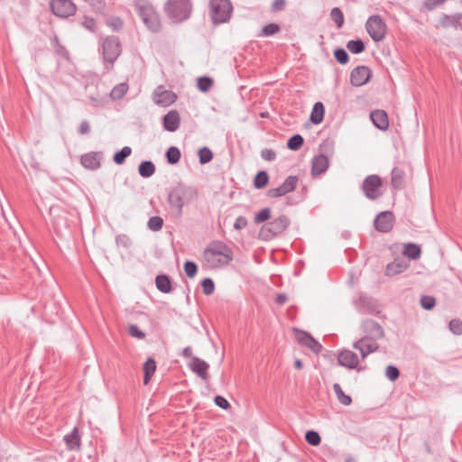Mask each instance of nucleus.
<instances>
[{
    "label": "nucleus",
    "mask_w": 462,
    "mask_h": 462,
    "mask_svg": "<svg viewBox=\"0 0 462 462\" xmlns=\"http://www.w3.org/2000/svg\"><path fill=\"white\" fill-rule=\"evenodd\" d=\"M328 158L324 154L317 155L312 160V173L319 175L324 173L328 167Z\"/></svg>",
    "instance_id": "412c9836"
},
{
    "label": "nucleus",
    "mask_w": 462,
    "mask_h": 462,
    "mask_svg": "<svg viewBox=\"0 0 462 462\" xmlns=\"http://www.w3.org/2000/svg\"><path fill=\"white\" fill-rule=\"evenodd\" d=\"M421 254L420 248L419 245L409 243L405 245L403 249V254L411 260H417L420 258Z\"/></svg>",
    "instance_id": "72a5a7b5"
},
{
    "label": "nucleus",
    "mask_w": 462,
    "mask_h": 462,
    "mask_svg": "<svg viewBox=\"0 0 462 462\" xmlns=\"http://www.w3.org/2000/svg\"><path fill=\"white\" fill-rule=\"evenodd\" d=\"M394 217L390 211H383L374 219V227L379 232H389L393 226Z\"/></svg>",
    "instance_id": "dca6fc26"
},
{
    "label": "nucleus",
    "mask_w": 462,
    "mask_h": 462,
    "mask_svg": "<svg viewBox=\"0 0 462 462\" xmlns=\"http://www.w3.org/2000/svg\"><path fill=\"white\" fill-rule=\"evenodd\" d=\"M404 171L401 168L395 167L392 171V185L394 189H401L404 181Z\"/></svg>",
    "instance_id": "c756f323"
},
{
    "label": "nucleus",
    "mask_w": 462,
    "mask_h": 462,
    "mask_svg": "<svg viewBox=\"0 0 462 462\" xmlns=\"http://www.w3.org/2000/svg\"><path fill=\"white\" fill-rule=\"evenodd\" d=\"M106 24L111 27L114 31H119L123 28L124 22L119 17H113L106 22Z\"/></svg>",
    "instance_id": "bf43d9fd"
},
{
    "label": "nucleus",
    "mask_w": 462,
    "mask_h": 462,
    "mask_svg": "<svg viewBox=\"0 0 462 462\" xmlns=\"http://www.w3.org/2000/svg\"><path fill=\"white\" fill-rule=\"evenodd\" d=\"M364 336L354 342L353 348L360 353L361 358L365 359L370 354L379 349L378 339L384 337L383 328L375 321L367 319L363 322Z\"/></svg>",
    "instance_id": "f257e3e1"
},
{
    "label": "nucleus",
    "mask_w": 462,
    "mask_h": 462,
    "mask_svg": "<svg viewBox=\"0 0 462 462\" xmlns=\"http://www.w3.org/2000/svg\"><path fill=\"white\" fill-rule=\"evenodd\" d=\"M180 125V116L177 110H171L162 117V125L168 132H175Z\"/></svg>",
    "instance_id": "a211bd4d"
},
{
    "label": "nucleus",
    "mask_w": 462,
    "mask_h": 462,
    "mask_svg": "<svg viewBox=\"0 0 462 462\" xmlns=\"http://www.w3.org/2000/svg\"><path fill=\"white\" fill-rule=\"evenodd\" d=\"M134 6L138 15L140 16L143 22L145 21L146 17H149L152 14L155 12V9L152 5L141 0H138L135 3Z\"/></svg>",
    "instance_id": "b1692460"
},
{
    "label": "nucleus",
    "mask_w": 462,
    "mask_h": 462,
    "mask_svg": "<svg viewBox=\"0 0 462 462\" xmlns=\"http://www.w3.org/2000/svg\"><path fill=\"white\" fill-rule=\"evenodd\" d=\"M50 8L54 15L60 18H68L77 12V6L71 0H51Z\"/></svg>",
    "instance_id": "9d476101"
},
{
    "label": "nucleus",
    "mask_w": 462,
    "mask_h": 462,
    "mask_svg": "<svg viewBox=\"0 0 462 462\" xmlns=\"http://www.w3.org/2000/svg\"><path fill=\"white\" fill-rule=\"evenodd\" d=\"M132 153V149L129 146H125L121 150L115 152L113 161L117 165H122L125 159Z\"/></svg>",
    "instance_id": "f704fd0d"
},
{
    "label": "nucleus",
    "mask_w": 462,
    "mask_h": 462,
    "mask_svg": "<svg viewBox=\"0 0 462 462\" xmlns=\"http://www.w3.org/2000/svg\"><path fill=\"white\" fill-rule=\"evenodd\" d=\"M79 134H88L90 133V125L87 120L81 121L79 130Z\"/></svg>",
    "instance_id": "69168bd1"
},
{
    "label": "nucleus",
    "mask_w": 462,
    "mask_h": 462,
    "mask_svg": "<svg viewBox=\"0 0 462 462\" xmlns=\"http://www.w3.org/2000/svg\"><path fill=\"white\" fill-rule=\"evenodd\" d=\"M290 220L285 216H280L273 221L263 226L259 231V237L268 241L282 234L289 226Z\"/></svg>",
    "instance_id": "0eeeda50"
},
{
    "label": "nucleus",
    "mask_w": 462,
    "mask_h": 462,
    "mask_svg": "<svg viewBox=\"0 0 462 462\" xmlns=\"http://www.w3.org/2000/svg\"><path fill=\"white\" fill-rule=\"evenodd\" d=\"M372 76L370 69L366 66H359L354 69L350 75V81L356 87L366 84Z\"/></svg>",
    "instance_id": "4468645a"
},
{
    "label": "nucleus",
    "mask_w": 462,
    "mask_h": 462,
    "mask_svg": "<svg viewBox=\"0 0 462 462\" xmlns=\"http://www.w3.org/2000/svg\"><path fill=\"white\" fill-rule=\"evenodd\" d=\"M215 404L218 406L219 408H222L224 410H226L230 407L229 402L221 395H217L214 398Z\"/></svg>",
    "instance_id": "e2e57ef3"
},
{
    "label": "nucleus",
    "mask_w": 462,
    "mask_h": 462,
    "mask_svg": "<svg viewBox=\"0 0 462 462\" xmlns=\"http://www.w3.org/2000/svg\"><path fill=\"white\" fill-rule=\"evenodd\" d=\"M269 177L268 174L262 171H259L254 180V185L256 189H263L268 184Z\"/></svg>",
    "instance_id": "a19ab883"
},
{
    "label": "nucleus",
    "mask_w": 462,
    "mask_h": 462,
    "mask_svg": "<svg viewBox=\"0 0 462 462\" xmlns=\"http://www.w3.org/2000/svg\"><path fill=\"white\" fill-rule=\"evenodd\" d=\"M197 197L198 191L194 187L180 182L170 190L167 201L171 213L180 217L183 207L196 200Z\"/></svg>",
    "instance_id": "7ed1b4c3"
},
{
    "label": "nucleus",
    "mask_w": 462,
    "mask_h": 462,
    "mask_svg": "<svg viewBox=\"0 0 462 462\" xmlns=\"http://www.w3.org/2000/svg\"><path fill=\"white\" fill-rule=\"evenodd\" d=\"M365 28L370 37L374 42H381L386 34V24L379 15H373L368 18Z\"/></svg>",
    "instance_id": "6e6552de"
},
{
    "label": "nucleus",
    "mask_w": 462,
    "mask_h": 462,
    "mask_svg": "<svg viewBox=\"0 0 462 462\" xmlns=\"http://www.w3.org/2000/svg\"><path fill=\"white\" fill-rule=\"evenodd\" d=\"M191 11V0H168L164 5L166 15L174 23H181L189 19Z\"/></svg>",
    "instance_id": "20e7f679"
},
{
    "label": "nucleus",
    "mask_w": 462,
    "mask_h": 462,
    "mask_svg": "<svg viewBox=\"0 0 462 462\" xmlns=\"http://www.w3.org/2000/svg\"><path fill=\"white\" fill-rule=\"evenodd\" d=\"M155 285L158 291L162 293H170L172 291L171 280L167 274H158L155 277Z\"/></svg>",
    "instance_id": "5701e85b"
},
{
    "label": "nucleus",
    "mask_w": 462,
    "mask_h": 462,
    "mask_svg": "<svg viewBox=\"0 0 462 462\" xmlns=\"http://www.w3.org/2000/svg\"><path fill=\"white\" fill-rule=\"evenodd\" d=\"M247 224V221L245 217H239L236 219V222L234 224V227L236 229L244 228Z\"/></svg>",
    "instance_id": "774afa93"
},
{
    "label": "nucleus",
    "mask_w": 462,
    "mask_h": 462,
    "mask_svg": "<svg viewBox=\"0 0 462 462\" xmlns=\"http://www.w3.org/2000/svg\"><path fill=\"white\" fill-rule=\"evenodd\" d=\"M143 23L152 32H159L162 27L160 16L156 11L153 14H152L149 17H146L145 21H143Z\"/></svg>",
    "instance_id": "c85d7f7f"
},
{
    "label": "nucleus",
    "mask_w": 462,
    "mask_h": 462,
    "mask_svg": "<svg viewBox=\"0 0 462 462\" xmlns=\"http://www.w3.org/2000/svg\"><path fill=\"white\" fill-rule=\"evenodd\" d=\"M305 439H306V441L311 446H318L321 441V439H320L319 433L316 431H313V430L307 431L306 435H305Z\"/></svg>",
    "instance_id": "8fccbe9b"
},
{
    "label": "nucleus",
    "mask_w": 462,
    "mask_h": 462,
    "mask_svg": "<svg viewBox=\"0 0 462 462\" xmlns=\"http://www.w3.org/2000/svg\"><path fill=\"white\" fill-rule=\"evenodd\" d=\"M280 30V27L276 23H269L265 26H263L262 30V35L263 36H271L278 32Z\"/></svg>",
    "instance_id": "5fc2aeb1"
},
{
    "label": "nucleus",
    "mask_w": 462,
    "mask_h": 462,
    "mask_svg": "<svg viewBox=\"0 0 462 462\" xmlns=\"http://www.w3.org/2000/svg\"><path fill=\"white\" fill-rule=\"evenodd\" d=\"M303 144V138L300 134H295L291 137L287 143V147L292 151L299 150Z\"/></svg>",
    "instance_id": "a18cd8bd"
},
{
    "label": "nucleus",
    "mask_w": 462,
    "mask_h": 462,
    "mask_svg": "<svg viewBox=\"0 0 462 462\" xmlns=\"http://www.w3.org/2000/svg\"><path fill=\"white\" fill-rule=\"evenodd\" d=\"M165 157L169 164L174 165L180 162L181 158V153L178 147L171 146L167 149L165 152Z\"/></svg>",
    "instance_id": "473e14b6"
},
{
    "label": "nucleus",
    "mask_w": 462,
    "mask_h": 462,
    "mask_svg": "<svg viewBox=\"0 0 462 462\" xmlns=\"http://www.w3.org/2000/svg\"><path fill=\"white\" fill-rule=\"evenodd\" d=\"M102 158V152H90L81 156L80 163L86 169L96 171L100 167Z\"/></svg>",
    "instance_id": "f3484780"
},
{
    "label": "nucleus",
    "mask_w": 462,
    "mask_h": 462,
    "mask_svg": "<svg viewBox=\"0 0 462 462\" xmlns=\"http://www.w3.org/2000/svg\"><path fill=\"white\" fill-rule=\"evenodd\" d=\"M297 182L298 179L296 177L289 176L281 186L270 189L267 191V196L270 198H279L284 196L295 189Z\"/></svg>",
    "instance_id": "ddd939ff"
},
{
    "label": "nucleus",
    "mask_w": 462,
    "mask_h": 462,
    "mask_svg": "<svg viewBox=\"0 0 462 462\" xmlns=\"http://www.w3.org/2000/svg\"><path fill=\"white\" fill-rule=\"evenodd\" d=\"M51 45L55 51V52L63 58H67L69 56V51L60 42L59 37L56 33H54L51 39Z\"/></svg>",
    "instance_id": "c9c22d12"
},
{
    "label": "nucleus",
    "mask_w": 462,
    "mask_h": 462,
    "mask_svg": "<svg viewBox=\"0 0 462 462\" xmlns=\"http://www.w3.org/2000/svg\"><path fill=\"white\" fill-rule=\"evenodd\" d=\"M201 287L205 295H211L215 291V283L211 278H204L201 282Z\"/></svg>",
    "instance_id": "de8ad7c7"
},
{
    "label": "nucleus",
    "mask_w": 462,
    "mask_h": 462,
    "mask_svg": "<svg viewBox=\"0 0 462 462\" xmlns=\"http://www.w3.org/2000/svg\"><path fill=\"white\" fill-rule=\"evenodd\" d=\"M346 48L352 53H361L365 50V44L361 40L349 41L346 44Z\"/></svg>",
    "instance_id": "37998d69"
},
{
    "label": "nucleus",
    "mask_w": 462,
    "mask_h": 462,
    "mask_svg": "<svg viewBox=\"0 0 462 462\" xmlns=\"http://www.w3.org/2000/svg\"><path fill=\"white\" fill-rule=\"evenodd\" d=\"M333 389H334V392L337 395L338 402L341 404H343L345 406H348L351 404V402H352L351 397L349 395L345 394L341 386L338 383H334Z\"/></svg>",
    "instance_id": "e433bc0d"
},
{
    "label": "nucleus",
    "mask_w": 462,
    "mask_h": 462,
    "mask_svg": "<svg viewBox=\"0 0 462 462\" xmlns=\"http://www.w3.org/2000/svg\"><path fill=\"white\" fill-rule=\"evenodd\" d=\"M156 371V362L152 357H149L143 364V383H149L152 376Z\"/></svg>",
    "instance_id": "bb28decb"
},
{
    "label": "nucleus",
    "mask_w": 462,
    "mask_h": 462,
    "mask_svg": "<svg viewBox=\"0 0 462 462\" xmlns=\"http://www.w3.org/2000/svg\"><path fill=\"white\" fill-rule=\"evenodd\" d=\"M293 333L297 341L300 345L308 347L316 354L321 351L322 346L316 339H314L310 334L298 328H293Z\"/></svg>",
    "instance_id": "f8f14e48"
},
{
    "label": "nucleus",
    "mask_w": 462,
    "mask_h": 462,
    "mask_svg": "<svg viewBox=\"0 0 462 462\" xmlns=\"http://www.w3.org/2000/svg\"><path fill=\"white\" fill-rule=\"evenodd\" d=\"M153 96L154 103L162 106H169L177 100V95L171 90L162 89V86L155 89Z\"/></svg>",
    "instance_id": "2eb2a0df"
},
{
    "label": "nucleus",
    "mask_w": 462,
    "mask_h": 462,
    "mask_svg": "<svg viewBox=\"0 0 462 462\" xmlns=\"http://www.w3.org/2000/svg\"><path fill=\"white\" fill-rule=\"evenodd\" d=\"M285 0H274L272 5V10L274 12L282 11L285 7Z\"/></svg>",
    "instance_id": "338daca9"
},
{
    "label": "nucleus",
    "mask_w": 462,
    "mask_h": 462,
    "mask_svg": "<svg viewBox=\"0 0 462 462\" xmlns=\"http://www.w3.org/2000/svg\"><path fill=\"white\" fill-rule=\"evenodd\" d=\"M324 117V106L321 102H317L310 114V121L313 124H320Z\"/></svg>",
    "instance_id": "2f4dec72"
},
{
    "label": "nucleus",
    "mask_w": 462,
    "mask_h": 462,
    "mask_svg": "<svg viewBox=\"0 0 462 462\" xmlns=\"http://www.w3.org/2000/svg\"><path fill=\"white\" fill-rule=\"evenodd\" d=\"M337 362L340 365L348 369H357V371H363L364 367H359V357L358 356L349 349H343L338 353Z\"/></svg>",
    "instance_id": "9b49d317"
},
{
    "label": "nucleus",
    "mask_w": 462,
    "mask_h": 462,
    "mask_svg": "<svg viewBox=\"0 0 462 462\" xmlns=\"http://www.w3.org/2000/svg\"><path fill=\"white\" fill-rule=\"evenodd\" d=\"M382 186L383 181L379 176L370 175L365 179L362 189L367 199L374 200L382 196Z\"/></svg>",
    "instance_id": "1a4fd4ad"
},
{
    "label": "nucleus",
    "mask_w": 462,
    "mask_h": 462,
    "mask_svg": "<svg viewBox=\"0 0 462 462\" xmlns=\"http://www.w3.org/2000/svg\"><path fill=\"white\" fill-rule=\"evenodd\" d=\"M449 329L456 335H462V321L459 319H452L449 322Z\"/></svg>",
    "instance_id": "4d7b16f0"
},
{
    "label": "nucleus",
    "mask_w": 462,
    "mask_h": 462,
    "mask_svg": "<svg viewBox=\"0 0 462 462\" xmlns=\"http://www.w3.org/2000/svg\"><path fill=\"white\" fill-rule=\"evenodd\" d=\"M447 0H425L422 4L423 8L427 11H432L437 6L441 5L446 3Z\"/></svg>",
    "instance_id": "6e6d98bb"
},
{
    "label": "nucleus",
    "mask_w": 462,
    "mask_h": 462,
    "mask_svg": "<svg viewBox=\"0 0 462 462\" xmlns=\"http://www.w3.org/2000/svg\"><path fill=\"white\" fill-rule=\"evenodd\" d=\"M79 24L89 32H96L97 30V25L96 20L88 15H84L81 21L79 22Z\"/></svg>",
    "instance_id": "4c0bfd02"
},
{
    "label": "nucleus",
    "mask_w": 462,
    "mask_h": 462,
    "mask_svg": "<svg viewBox=\"0 0 462 462\" xmlns=\"http://www.w3.org/2000/svg\"><path fill=\"white\" fill-rule=\"evenodd\" d=\"M101 51L106 69H112L114 63L122 52L119 38L115 35L106 37L103 41Z\"/></svg>",
    "instance_id": "39448f33"
},
{
    "label": "nucleus",
    "mask_w": 462,
    "mask_h": 462,
    "mask_svg": "<svg viewBox=\"0 0 462 462\" xmlns=\"http://www.w3.org/2000/svg\"><path fill=\"white\" fill-rule=\"evenodd\" d=\"M155 172V165L152 161H143L138 166V173L143 178H150Z\"/></svg>",
    "instance_id": "cd10ccee"
},
{
    "label": "nucleus",
    "mask_w": 462,
    "mask_h": 462,
    "mask_svg": "<svg viewBox=\"0 0 462 462\" xmlns=\"http://www.w3.org/2000/svg\"><path fill=\"white\" fill-rule=\"evenodd\" d=\"M93 8V10L97 13L103 14L106 8L105 0H84Z\"/></svg>",
    "instance_id": "3c124183"
},
{
    "label": "nucleus",
    "mask_w": 462,
    "mask_h": 462,
    "mask_svg": "<svg viewBox=\"0 0 462 462\" xmlns=\"http://www.w3.org/2000/svg\"><path fill=\"white\" fill-rule=\"evenodd\" d=\"M421 307L425 310H431L435 306V299L431 296H422L420 298Z\"/></svg>",
    "instance_id": "052dcab7"
},
{
    "label": "nucleus",
    "mask_w": 462,
    "mask_h": 462,
    "mask_svg": "<svg viewBox=\"0 0 462 462\" xmlns=\"http://www.w3.org/2000/svg\"><path fill=\"white\" fill-rule=\"evenodd\" d=\"M163 226V219L159 216L151 217L147 227L152 231H160Z\"/></svg>",
    "instance_id": "79ce46f5"
},
{
    "label": "nucleus",
    "mask_w": 462,
    "mask_h": 462,
    "mask_svg": "<svg viewBox=\"0 0 462 462\" xmlns=\"http://www.w3.org/2000/svg\"><path fill=\"white\" fill-rule=\"evenodd\" d=\"M271 217V210L268 208H263L260 210L254 217V222L256 224H260L268 220Z\"/></svg>",
    "instance_id": "603ef678"
},
{
    "label": "nucleus",
    "mask_w": 462,
    "mask_h": 462,
    "mask_svg": "<svg viewBox=\"0 0 462 462\" xmlns=\"http://www.w3.org/2000/svg\"><path fill=\"white\" fill-rule=\"evenodd\" d=\"M185 274L189 278H194L198 273V265L195 262L187 260L183 265Z\"/></svg>",
    "instance_id": "c03bdc74"
},
{
    "label": "nucleus",
    "mask_w": 462,
    "mask_h": 462,
    "mask_svg": "<svg viewBox=\"0 0 462 462\" xmlns=\"http://www.w3.org/2000/svg\"><path fill=\"white\" fill-rule=\"evenodd\" d=\"M128 334L139 339H143L145 337V333L142 331L139 327L135 324H131L128 326Z\"/></svg>",
    "instance_id": "864d4df0"
},
{
    "label": "nucleus",
    "mask_w": 462,
    "mask_h": 462,
    "mask_svg": "<svg viewBox=\"0 0 462 462\" xmlns=\"http://www.w3.org/2000/svg\"><path fill=\"white\" fill-rule=\"evenodd\" d=\"M440 25L444 28H462V14H443L439 20Z\"/></svg>",
    "instance_id": "aec40b11"
},
{
    "label": "nucleus",
    "mask_w": 462,
    "mask_h": 462,
    "mask_svg": "<svg viewBox=\"0 0 462 462\" xmlns=\"http://www.w3.org/2000/svg\"><path fill=\"white\" fill-rule=\"evenodd\" d=\"M198 156H199V163L206 164L212 161L213 152L208 147L204 146V147L199 149Z\"/></svg>",
    "instance_id": "ea45409f"
},
{
    "label": "nucleus",
    "mask_w": 462,
    "mask_h": 462,
    "mask_svg": "<svg viewBox=\"0 0 462 462\" xmlns=\"http://www.w3.org/2000/svg\"><path fill=\"white\" fill-rule=\"evenodd\" d=\"M189 366L191 371L195 373L199 377L202 379H206L208 377V370L209 365L206 361L197 356H193L191 358Z\"/></svg>",
    "instance_id": "6ab92c4d"
},
{
    "label": "nucleus",
    "mask_w": 462,
    "mask_h": 462,
    "mask_svg": "<svg viewBox=\"0 0 462 462\" xmlns=\"http://www.w3.org/2000/svg\"><path fill=\"white\" fill-rule=\"evenodd\" d=\"M64 441L66 443L67 448L69 450L79 449L80 447V437L79 435V430L75 427L73 430L64 437Z\"/></svg>",
    "instance_id": "393cba45"
},
{
    "label": "nucleus",
    "mask_w": 462,
    "mask_h": 462,
    "mask_svg": "<svg viewBox=\"0 0 462 462\" xmlns=\"http://www.w3.org/2000/svg\"><path fill=\"white\" fill-rule=\"evenodd\" d=\"M408 268V263L403 261H394L387 264L385 274L388 276H394L404 272Z\"/></svg>",
    "instance_id": "a878e982"
},
{
    "label": "nucleus",
    "mask_w": 462,
    "mask_h": 462,
    "mask_svg": "<svg viewBox=\"0 0 462 462\" xmlns=\"http://www.w3.org/2000/svg\"><path fill=\"white\" fill-rule=\"evenodd\" d=\"M385 375L390 381H395L399 375V370L393 365H388L385 369Z\"/></svg>",
    "instance_id": "13d9d810"
},
{
    "label": "nucleus",
    "mask_w": 462,
    "mask_h": 462,
    "mask_svg": "<svg viewBox=\"0 0 462 462\" xmlns=\"http://www.w3.org/2000/svg\"><path fill=\"white\" fill-rule=\"evenodd\" d=\"M231 261V250L222 241H212L203 251L202 266L205 269H217Z\"/></svg>",
    "instance_id": "f03ea898"
},
{
    "label": "nucleus",
    "mask_w": 462,
    "mask_h": 462,
    "mask_svg": "<svg viewBox=\"0 0 462 462\" xmlns=\"http://www.w3.org/2000/svg\"><path fill=\"white\" fill-rule=\"evenodd\" d=\"M374 125L381 130H386L389 126L387 114L383 110H375L370 115Z\"/></svg>",
    "instance_id": "4be33fe9"
},
{
    "label": "nucleus",
    "mask_w": 462,
    "mask_h": 462,
    "mask_svg": "<svg viewBox=\"0 0 462 462\" xmlns=\"http://www.w3.org/2000/svg\"><path fill=\"white\" fill-rule=\"evenodd\" d=\"M213 79L208 76H201L197 79V87L201 92H208L213 86Z\"/></svg>",
    "instance_id": "58836bf2"
},
{
    "label": "nucleus",
    "mask_w": 462,
    "mask_h": 462,
    "mask_svg": "<svg viewBox=\"0 0 462 462\" xmlns=\"http://www.w3.org/2000/svg\"><path fill=\"white\" fill-rule=\"evenodd\" d=\"M129 86L126 82H122L116 85L110 92V97L113 100H120L127 93Z\"/></svg>",
    "instance_id": "7c9ffc66"
},
{
    "label": "nucleus",
    "mask_w": 462,
    "mask_h": 462,
    "mask_svg": "<svg viewBox=\"0 0 462 462\" xmlns=\"http://www.w3.org/2000/svg\"><path fill=\"white\" fill-rule=\"evenodd\" d=\"M116 244L117 246L129 249L132 245V240L127 235L120 234L116 236Z\"/></svg>",
    "instance_id": "09e8293b"
},
{
    "label": "nucleus",
    "mask_w": 462,
    "mask_h": 462,
    "mask_svg": "<svg viewBox=\"0 0 462 462\" xmlns=\"http://www.w3.org/2000/svg\"><path fill=\"white\" fill-rule=\"evenodd\" d=\"M330 17L335 22L337 28L342 27L344 23V15L342 11L338 7H334L331 9Z\"/></svg>",
    "instance_id": "49530a36"
},
{
    "label": "nucleus",
    "mask_w": 462,
    "mask_h": 462,
    "mask_svg": "<svg viewBox=\"0 0 462 462\" xmlns=\"http://www.w3.org/2000/svg\"><path fill=\"white\" fill-rule=\"evenodd\" d=\"M261 156L263 160L265 161H273L276 157V154L274 152V151L271 150V149H263L262 152H261Z\"/></svg>",
    "instance_id": "0e129e2a"
},
{
    "label": "nucleus",
    "mask_w": 462,
    "mask_h": 462,
    "mask_svg": "<svg viewBox=\"0 0 462 462\" xmlns=\"http://www.w3.org/2000/svg\"><path fill=\"white\" fill-rule=\"evenodd\" d=\"M334 55L336 60L341 64H345L348 61V54L343 49L336 50Z\"/></svg>",
    "instance_id": "680f3d73"
},
{
    "label": "nucleus",
    "mask_w": 462,
    "mask_h": 462,
    "mask_svg": "<svg viewBox=\"0 0 462 462\" xmlns=\"http://www.w3.org/2000/svg\"><path fill=\"white\" fill-rule=\"evenodd\" d=\"M209 15L214 24L227 22L231 15L230 0H209Z\"/></svg>",
    "instance_id": "423d86ee"
}]
</instances>
